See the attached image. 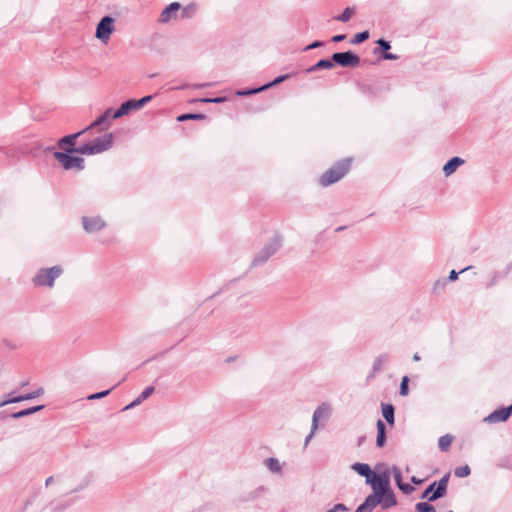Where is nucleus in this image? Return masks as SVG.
I'll return each instance as SVG.
<instances>
[{"label": "nucleus", "mask_w": 512, "mask_h": 512, "mask_svg": "<svg viewBox=\"0 0 512 512\" xmlns=\"http://www.w3.org/2000/svg\"><path fill=\"white\" fill-rule=\"evenodd\" d=\"M350 167L351 159L346 158L338 161L334 166L329 168L326 172H324L321 175L319 179L320 185L323 187H327L338 182L348 173Z\"/></svg>", "instance_id": "obj_1"}, {"label": "nucleus", "mask_w": 512, "mask_h": 512, "mask_svg": "<svg viewBox=\"0 0 512 512\" xmlns=\"http://www.w3.org/2000/svg\"><path fill=\"white\" fill-rule=\"evenodd\" d=\"M113 145V134L107 133L90 142L77 147V153L82 155H95L107 151Z\"/></svg>", "instance_id": "obj_2"}, {"label": "nucleus", "mask_w": 512, "mask_h": 512, "mask_svg": "<svg viewBox=\"0 0 512 512\" xmlns=\"http://www.w3.org/2000/svg\"><path fill=\"white\" fill-rule=\"evenodd\" d=\"M371 485L374 493L385 498L387 505H397L396 496L390 486V482L388 476L386 474H374L372 477V483H367Z\"/></svg>", "instance_id": "obj_3"}, {"label": "nucleus", "mask_w": 512, "mask_h": 512, "mask_svg": "<svg viewBox=\"0 0 512 512\" xmlns=\"http://www.w3.org/2000/svg\"><path fill=\"white\" fill-rule=\"evenodd\" d=\"M63 268L59 265L51 268H41L37 271L32 279L34 286L36 287H53L56 278L61 276Z\"/></svg>", "instance_id": "obj_4"}, {"label": "nucleus", "mask_w": 512, "mask_h": 512, "mask_svg": "<svg viewBox=\"0 0 512 512\" xmlns=\"http://www.w3.org/2000/svg\"><path fill=\"white\" fill-rule=\"evenodd\" d=\"M282 239L280 236H274L264 247L255 255L252 266H260L273 256L281 247Z\"/></svg>", "instance_id": "obj_5"}, {"label": "nucleus", "mask_w": 512, "mask_h": 512, "mask_svg": "<svg viewBox=\"0 0 512 512\" xmlns=\"http://www.w3.org/2000/svg\"><path fill=\"white\" fill-rule=\"evenodd\" d=\"M71 153L55 151L54 157L65 170L84 169V159L81 157L71 156Z\"/></svg>", "instance_id": "obj_6"}, {"label": "nucleus", "mask_w": 512, "mask_h": 512, "mask_svg": "<svg viewBox=\"0 0 512 512\" xmlns=\"http://www.w3.org/2000/svg\"><path fill=\"white\" fill-rule=\"evenodd\" d=\"M385 498L372 492L366 497L364 502L357 507L355 512H372L377 505H380L382 509L387 510L394 507L395 505H387Z\"/></svg>", "instance_id": "obj_7"}, {"label": "nucleus", "mask_w": 512, "mask_h": 512, "mask_svg": "<svg viewBox=\"0 0 512 512\" xmlns=\"http://www.w3.org/2000/svg\"><path fill=\"white\" fill-rule=\"evenodd\" d=\"M114 22L115 20L111 16H104L97 24L95 33L96 38L103 43H107L114 31Z\"/></svg>", "instance_id": "obj_8"}, {"label": "nucleus", "mask_w": 512, "mask_h": 512, "mask_svg": "<svg viewBox=\"0 0 512 512\" xmlns=\"http://www.w3.org/2000/svg\"><path fill=\"white\" fill-rule=\"evenodd\" d=\"M332 61L341 67H355L360 63V57L352 51L336 52Z\"/></svg>", "instance_id": "obj_9"}, {"label": "nucleus", "mask_w": 512, "mask_h": 512, "mask_svg": "<svg viewBox=\"0 0 512 512\" xmlns=\"http://www.w3.org/2000/svg\"><path fill=\"white\" fill-rule=\"evenodd\" d=\"M86 130L83 129L77 133H74V134H70V135H67V136H64L62 137L61 139L58 140L57 142V146L64 150L65 152L67 153H77V147H75V143H76V140L77 138L82 135Z\"/></svg>", "instance_id": "obj_10"}, {"label": "nucleus", "mask_w": 512, "mask_h": 512, "mask_svg": "<svg viewBox=\"0 0 512 512\" xmlns=\"http://www.w3.org/2000/svg\"><path fill=\"white\" fill-rule=\"evenodd\" d=\"M512 415V405L507 407H502L490 413L487 417L484 418V422L489 424L505 422Z\"/></svg>", "instance_id": "obj_11"}, {"label": "nucleus", "mask_w": 512, "mask_h": 512, "mask_svg": "<svg viewBox=\"0 0 512 512\" xmlns=\"http://www.w3.org/2000/svg\"><path fill=\"white\" fill-rule=\"evenodd\" d=\"M83 228L87 233H93L99 231L105 227L104 220L99 217H86L82 218Z\"/></svg>", "instance_id": "obj_12"}, {"label": "nucleus", "mask_w": 512, "mask_h": 512, "mask_svg": "<svg viewBox=\"0 0 512 512\" xmlns=\"http://www.w3.org/2000/svg\"><path fill=\"white\" fill-rule=\"evenodd\" d=\"M449 478L450 473H446L438 482H436L435 491L430 497H428V501L434 502L446 494Z\"/></svg>", "instance_id": "obj_13"}, {"label": "nucleus", "mask_w": 512, "mask_h": 512, "mask_svg": "<svg viewBox=\"0 0 512 512\" xmlns=\"http://www.w3.org/2000/svg\"><path fill=\"white\" fill-rule=\"evenodd\" d=\"M181 9V5L178 2H173L166 6L161 14L159 15L158 21L160 23H168L172 18H174L177 12Z\"/></svg>", "instance_id": "obj_14"}, {"label": "nucleus", "mask_w": 512, "mask_h": 512, "mask_svg": "<svg viewBox=\"0 0 512 512\" xmlns=\"http://www.w3.org/2000/svg\"><path fill=\"white\" fill-rule=\"evenodd\" d=\"M330 415V406L327 403H322L313 413L312 424L313 430L318 429V421L320 419L327 420Z\"/></svg>", "instance_id": "obj_15"}, {"label": "nucleus", "mask_w": 512, "mask_h": 512, "mask_svg": "<svg viewBox=\"0 0 512 512\" xmlns=\"http://www.w3.org/2000/svg\"><path fill=\"white\" fill-rule=\"evenodd\" d=\"M133 110H139L136 104V99L127 100L123 102L116 111H114V113L112 114V118H120L124 115H127L129 112Z\"/></svg>", "instance_id": "obj_16"}, {"label": "nucleus", "mask_w": 512, "mask_h": 512, "mask_svg": "<svg viewBox=\"0 0 512 512\" xmlns=\"http://www.w3.org/2000/svg\"><path fill=\"white\" fill-rule=\"evenodd\" d=\"M43 393H44V389L40 387L31 393L6 399V400L0 402V406H4V405L10 404V403H17V402H21L24 400H31V399H34V398H37V397L43 395Z\"/></svg>", "instance_id": "obj_17"}, {"label": "nucleus", "mask_w": 512, "mask_h": 512, "mask_svg": "<svg viewBox=\"0 0 512 512\" xmlns=\"http://www.w3.org/2000/svg\"><path fill=\"white\" fill-rule=\"evenodd\" d=\"M351 468L357 472L359 475L365 477L366 484L372 483V477L374 476V472L371 470V467L366 463H354Z\"/></svg>", "instance_id": "obj_18"}, {"label": "nucleus", "mask_w": 512, "mask_h": 512, "mask_svg": "<svg viewBox=\"0 0 512 512\" xmlns=\"http://www.w3.org/2000/svg\"><path fill=\"white\" fill-rule=\"evenodd\" d=\"M464 164V159L455 156L452 157L450 160L446 162V164L443 166V173L445 176H450L453 174L459 166Z\"/></svg>", "instance_id": "obj_19"}, {"label": "nucleus", "mask_w": 512, "mask_h": 512, "mask_svg": "<svg viewBox=\"0 0 512 512\" xmlns=\"http://www.w3.org/2000/svg\"><path fill=\"white\" fill-rule=\"evenodd\" d=\"M153 392H154L153 386L146 387L136 399H134L130 404H128L127 406H125L123 408V411L129 410V409L141 404L144 400H146L148 397H150L153 394Z\"/></svg>", "instance_id": "obj_20"}, {"label": "nucleus", "mask_w": 512, "mask_h": 512, "mask_svg": "<svg viewBox=\"0 0 512 512\" xmlns=\"http://www.w3.org/2000/svg\"><path fill=\"white\" fill-rule=\"evenodd\" d=\"M113 113H114V111L111 108L107 109L101 116H99L87 128H85V130L87 131L89 129H92V128L100 126V125H103L105 123H108V125H107V127H108L109 126V120L113 119L112 118V114Z\"/></svg>", "instance_id": "obj_21"}, {"label": "nucleus", "mask_w": 512, "mask_h": 512, "mask_svg": "<svg viewBox=\"0 0 512 512\" xmlns=\"http://www.w3.org/2000/svg\"><path fill=\"white\" fill-rule=\"evenodd\" d=\"M386 443V427L384 422L381 419L377 421V437H376V445L379 448H382Z\"/></svg>", "instance_id": "obj_22"}, {"label": "nucleus", "mask_w": 512, "mask_h": 512, "mask_svg": "<svg viewBox=\"0 0 512 512\" xmlns=\"http://www.w3.org/2000/svg\"><path fill=\"white\" fill-rule=\"evenodd\" d=\"M334 67V62L331 59H321L316 64L310 66L306 69L307 73H312L321 69H332Z\"/></svg>", "instance_id": "obj_23"}, {"label": "nucleus", "mask_w": 512, "mask_h": 512, "mask_svg": "<svg viewBox=\"0 0 512 512\" xmlns=\"http://www.w3.org/2000/svg\"><path fill=\"white\" fill-rule=\"evenodd\" d=\"M382 415L388 424L393 425L395 420V409L392 404H382Z\"/></svg>", "instance_id": "obj_24"}, {"label": "nucleus", "mask_w": 512, "mask_h": 512, "mask_svg": "<svg viewBox=\"0 0 512 512\" xmlns=\"http://www.w3.org/2000/svg\"><path fill=\"white\" fill-rule=\"evenodd\" d=\"M42 409H44V405L33 406V407H30V408L23 409V410H20L18 412L12 413L11 417L15 418V419L22 418V417L31 415L33 413H36L38 411H41Z\"/></svg>", "instance_id": "obj_25"}, {"label": "nucleus", "mask_w": 512, "mask_h": 512, "mask_svg": "<svg viewBox=\"0 0 512 512\" xmlns=\"http://www.w3.org/2000/svg\"><path fill=\"white\" fill-rule=\"evenodd\" d=\"M388 360H389V355L386 353L381 354L378 357H376V359L374 360L373 366H372L373 373L380 372L383 369L384 364L387 363Z\"/></svg>", "instance_id": "obj_26"}, {"label": "nucleus", "mask_w": 512, "mask_h": 512, "mask_svg": "<svg viewBox=\"0 0 512 512\" xmlns=\"http://www.w3.org/2000/svg\"><path fill=\"white\" fill-rule=\"evenodd\" d=\"M453 436L450 434L443 435L438 440V446L441 451H447L452 442H453Z\"/></svg>", "instance_id": "obj_27"}, {"label": "nucleus", "mask_w": 512, "mask_h": 512, "mask_svg": "<svg viewBox=\"0 0 512 512\" xmlns=\"http://www.w3.org/2000/svg\"><path fill=\"white\" fill-rule=\"evenodd\" d=\"M265 462H266L267 468L271 472L280 473L282 471V466H281L280 462L278 461V459L270 457V458L266 459Z\"/></svg>", "instance_id": "obj_28"}, {"label": "nucleus", "mask_w": 512, "mask_h": 512, "mask_svg": "<svg viewBox=\"0 0 512 512\" xmlns=\"http://www.w3.org/2000/svg\"><path fill=\"white\" fill-rule=\"evenodd\" d=\"M206 118V115L204 114H198V113H186L181 114L177 117V121L183 122L186 120H204Z\"/></svg>", "instance_id": "obj_29"}, {"label": "nucleus", "mask_w": 512, "mask_h": 512, "mask_svg": "<svg viewBox=\"0 0 512 512\" xmlns=\"http://www.w3.org/2000/svg\"><path fill=\"white\" fill-rule=\"evenodd\" d=\"M197 11V6L194 3L188 4L187 6L183 7L181 10V18H191L195 15Z\"/></svg>", "instance_id": "obj_30"}, {"label": "nucleus", "mask_w": 512, "mask_h": 512, "mask_svg": "<svg viewBox=\"0 0 512 512\" xmlns=\"http://www.w3.org/2000/svg\"><path fill=\"white\" fill-rule=\"evenodd\" d=\"M354 13V8H351V7H347L344 9V11L335 17V20L337 21H340V22H348L351 18V16L353 15Z\"/></svg>", "instance_id": "obj_31"}, {"label": "nucleus", "mask_w": 512, "mask_h": 512, "mask_svg": "<svg viewBox=\"0 0 512 512\" xmlns=\"http://www.w3.org/2000/svg\"><path fill=\"white\" fill-rule=\"evenodd\" d=\"M368 38H369V32L363 31V32H359L356 35H354V37L350 40V42L354 45H357V44H360V43L366 41Z\"/></svg>", "instance_id": "obj_32"}, {"label": "nucleus", "mask_w": 512, "mask_h": 512, "mask_svg": "<svg viewBox=\"0 0 512 512\" xmlns=\"http://www.w3.org/2000/svg\"><path fill=\"white\" fill-rule=\"evenodd\" d=\"M470 473H471V469L468 465L459 466V467L455 468V470H454L455 476H457L459 478L467 477L470 475Z\"/></svg>", "instance_id": "obj_33"}, {"label": "nucleus", "mask_w": 512, "mask_h": 512, "mask_svg": "<svg viewBox=\"0 0 512 512\" xmlns=\"http://www.w3.org/2000/svg\"><path fill=\"white\" fill-rule=\"evenodd\" d=\"M415 509L417 512H436L434 506L430 505L426 502H419L415 505Z\"/></svg>", "instance_id": "obj_34"}, {"label": "nucleus", "mask_w": 512, "mask_h": 512, "mask_svg": "<svg viewBox=\"0 0 512 512\" xmlns=\"http://www.w3.org/2000/svg\"><path fill=\"white\" fill-rule=\"evenodd\" d=\"M289 77H290V75H289V74H286V75H280V76L276 77L272 82L267 83V84H264V85H263V88H264V90H266V89H268V88H270V87H272V86H274V85H277V84H279V83H281V82L285 81V80H286V79H288Z\"/></svg>", "instance_id": "obj_35"}, {"label": "nucleus", "mask_w": 512, "mask_h": 512, "mask_svg": "<svg viewBox=\"0 0 512 512\" xmlns=\"http://www.w3.org/2000/svg\"><path fill=\"white\" fill-rule=\"evenodd\" d=\"M408 383H409V378L408 376H404L401 380V383H400V390H399V394L401 396H406L408 395V391H409V388H408Z\"/></svg>", "instance_id": "obj_36"}, {"label": "nucleus", "mask_w": 512, "mask_h": 512, "mask_svg": "<svg viewBox=\"0 0 512 512\" xmlns=\"http://www.w3.org/2000/svg\"><path fill=\"white\" fill-rule=\"evenodd\" d=\"M261 91H264L263 86L258 87V88H254V89L240 90V91L237 92V95H239V96H249V95L257 94V93H259Z\"/></svg>", "instance_id": "obj_37"}, {"label": "nucleus", "mask_w": 512, "mask_h": 512, "mask_svg": "<svg viewBox=\"0 0 512 512\" xmlns=\"http://www.w3.org/2000/svg\"><path fill=\"white\" fill-rule=\"evenodd\" d=\"M112 391V389H108V390H104V391H101V392H97V393H94V394H91L87 397L88 400H96V399H101L107 395H109V393Z\"/></svg>", "instance_id": "obj_38"}, {"label": "nucleus", "mask_w": 512, "mask_h": 512, "mask_svg": "<svg viewBox=\"0 0 512 512\" xmlns=\"http://www.w3.org/2000/svg\"><path fill=\"white\" fill-rule=\"evenodd\" d=\"M196 101L202 102V103H222L226 101L225 97H215V98H201L197 99Z\"/></svg>", "instance_id": "obj_39"}, {"label": "nucleus", "mask_w": 512, "mask_h": 512, "mask_svg": "<svg viewBox=\"0 0 512 512\" xmlns=\"http://www.w3.org/2000/svg\"><path fill=\"white\" fill-rule=\"evenodd\" d=\"M435 488H436V481H434L433 483H431L425 490L424 492L422 493L421 495V498H427L430 497L434 491H435Z\"/></svg>", "instance_id": "obj_40"}, {"label": "nucleus", "mask_w": 512, "mask_h": 512, "mask_svg": "<svg viewBox=\"0 0 512 512\" xmlns=\"http://www.w3.org/2000/svg\"><path fill=\"white\" fill-rule=\"evenodd\" d=\"M376 43L379 45L383 53L388 52V50L391 48L390 42L385 39H379L376 41Z\"/></svg>", "instance_id": "obj_41"}, {"label": "nucleus", "mask_w": 512, "mask_h": 512, "mask_svg": "<svg viewBox=\"0 0 512 512\" xmlns=\"http://www.w3.org/2000/svg\"><path fill=\"white\" fill-rule=\"evenodd\" d=\"M152 98H153L152 95H147V96L142 97L141 99L136 100L138 109H141L145 104L150 102L152 100Z\"/></svg>", "instance_id": "obj_42"}, {"label": "nucleus", "mask_w": 512, "mask_h": 512, "mask_svg": "<svg viewBox=\"0 0 512 512\" xmlns=\"http://www.w3.org/2000/svg\"><path fill=\"white\" fill-rule=\"evenodd\" d=\"M152 98H153L152 95H147V96L142 97L141 99L136 100L138 109H141L145 104L150 102L152 100Z\"/></svg>", "instance_id": "obj_43"}, {"label": "nucleus", "mask_w": 512, "mask_h": 512, "mask_svg": "<svg viewBox=\"0 0 512 512\" xmlns=\"http://www.w3.org/2000/svg\"><path fill=\"white\" fill-rule=\"evenodd\" d=\"M398 488L405 494H410L415 490V488L412 485L404 482L401 485H399Z\"/></svg>", "instance_id": "obj_44"}, {"label": "nucleus", "mask_w": 512, "mask_h": 512, "mask_svg": "<svg viewBox=\"0 0 512 512\" xmlns=\"http://www.w3.org/2000/svg\"><path fill=\"white\" fill-rule=\"evenodd\" d=\"M393 476H394V480H395L397 486L399 487V485H401L403 483V481H402V474L398 468H394Z\"/></svg>", "instance_id": "obj_45"}, {"label": "nucleus", "mask_w": 512, "mask_h": 512, "mask_svg": "<svg viewBox=\"0 0 512 512\" xmlns=\"http://www.w3.org/2000/svg\"><path fill=\"white\" fill-rule=\"evenodd\" d=\"M468 269H470V266H468V267H466V268L462 269V270L460 271V273H462V272H464V271H466V270H468ZM458 275H459V272H456L455 270H451V271H450V273H449V280H450V281H455V280H457V279H458Z\"/></svg>", "instance_id": "obj_46"}, {"label": "nucleus", "mask_w": 512, "mask_h": 512, "mask_svg": "<svg viewBox=\"0 0 512 512\" xmlns=\"http://www.w3.org/2000/svg\"><path fill=\"white\" fill-rule=\"evenodd\" d=\"M323 45H324V43L322 41H314L310 45L306 46L304 48V50L307 51V50L315 49V48L321 47Z\"/></svg>", "instance_id": "obj_47"}, {"label": "nucleus", "mask_w": 512, "mask_h": 512, "mask_svg": "<svg viewBox=\"0 0 512 512\" xmlns=\"http://www.w3.org/2000/svg\"><path fill=\"white\" fill-rule=\"evenodd\" d=\"M382 58L385 60H397L399 57L396 54L385 52L383 53Z\"/></svg>", "instance_id": "obj_48"}, {"label": "nucleus", "mask_w": 512, "mask_h": 512, "mask_svg": "<svg viewBox=\"0 0 512 512\" xmlns=\"http://www.w3.org/2000/svg\"><path fill=\"white\" fill-rule=\"evenodd\" d=\"M345 39H346V35L345 34H338V35L333 36L331 41L335 42V43H338V42L344 41Z\"/></svg>", "instance_id": "obj_49"}, {"label": "nucleus", "mask_w": 512, "mask_h": 512, "mask_svg": "<svg viewBox=\"0 0 512 512\" xmlns=\"http://www.w3.org/2000/svg\"><path fill=\"white\" fill-rule=\"evenodd\" d=\"M333 509L336 511V512H339V511H347L348 508L346 505H344L343 503H338L336 505H334Z\"/></svg>", "instance_id": "obj_50"}, {"label": "nucleus", "mask_w": 512, "mask_h": 512, "mask_svg": "<svg viewBox=\"0 0 512 512\" xmlns=\"http://www.w3.org/2000/svg\"><path fill=\"white\" fill-rule=\"evenodd\" d=\"M315 432H316V430H313V424H311V431L305 438V445H307L310 442V440L313 438Z\"/></svg>", "instance_id": "obj_51"}, {"label": "nucleus", "mask_w": 512, "mask_h": 512, "mask_svg": "<svg viewBox=\"0 0 512 512\" xmlns=\"http://www.w3.org/2000/svg\"><path fill=\"white\" fill-rule=\"evenodd\" d=\"M361 91H362L363 93H365V94H366V93H370V92L372 91V88H371L370 86L363 85V86H361Z\"/></svg>", "instance_id": "obj_52"}, {"label": "nucleus", "mask_w": 512, "mask_h": 512, "mask_svg": "<svg viewBox=\"0 0 512 512\" xmlns=\"http://www.w3.org/2000/svg\"><path fill=\"white\" fill-rule=\"evenodd\" d=\"M411 481H412V483H414V484H416V485H419V484H421V483L423 482V480H422V479H419V478H417L416 476H412V477H411Z\"/></svg>", "instance_id": "obj_53"}, {"label": "nucleus", "mask_w": 512, "mask_h": 512, "mask_svg": "<svg viewBox=\"0 0 512 512\" xmlns=\"http://www.w3.org/2000/svg\"><path fill=\"white\" fill-rule=\"evenodd\" d=\"M445 285V281L438 280L434 285V289H438L439 287H443Z\"/></svg>", "instance_id": "obj_54"}, {"label": "nucleus", "mask_w": 512, "mask_h": 512, "mask_svg": "<svg viewBox=\"0 0 512 512\" xmlns=\"http://www.w3.org/2000/svg\"><path fill=\"white\" fill-rule=\"evenodd\" d=\"M53 482V476H49L46 481H45V485L46 486H49L51 483Z\"/></svg>", "instance_id": "obj_55"}, {"label": "nucleus", "mask_w": 512, "mask_h": 512, "mask_svg": "<svg viewBox=\"0 0 512 512\" xmlns=\"http://www.w3.org/2000/svg\"><path fill=\"white\" fill-rule=\"evenodd\" d=\"M420 355L418 353H415L414 356H413V360L414 361H420Z\"/></svg>", "instance_id": "obj_56"}, {"label": "nucleus", "mask_w": 512, "mask_h": 512, "mask_svg": "<svg viewBox=\"0 0 512 512\" xmlns=\"http://www.w3.org/2000/svg\"><path fill=\"white\" fill-rule=\"evenodd\" d=\"M206 86H207V84H200V85H197L196 87L197 88H202V87H206Z\"/></svg>", "instance_id": "obj_57"}, {"label": "nucleus", "mask_w": 512, "mask_h": 512, "mask_svg": "<svg viewBox=\"0 0 512 512\" xmlns=\"http://www.w3.org/2000/svg\"><path fill=\"white\" fill-rule=\"evenodd\" d=\"M344 228L343 227H338L336 228V231H340V230H343Z\"/></svg>", "instance_id": "obj_58"}, {"label": "nucleus", "mask_w": 512, "mask_h": 512, "mask_svg": "<svg viewBox=\"0 0 512 512\" xmlns=\"http://www.w3.org/2000/svg\"><path fill=\"white\" fill-rule=\"evenodd\" d=\"M327 512H336L333 508L327 510Z\"/></svg>", "instance_id": "obj_59"}, {"label": "nucleus", "mask_w": 512, "mask_h": 512, "mask_svg": "<svg viewBox=\"0 0 512 512\" xmlns=\"http://www.w3.org/2000/svg\"><path fill=\"white\" fill-rule=\"evenodd\" d=\"M448 512H453V511H448Z\"/></svg>", "instance_id": "obj_60"}]
</instances>
